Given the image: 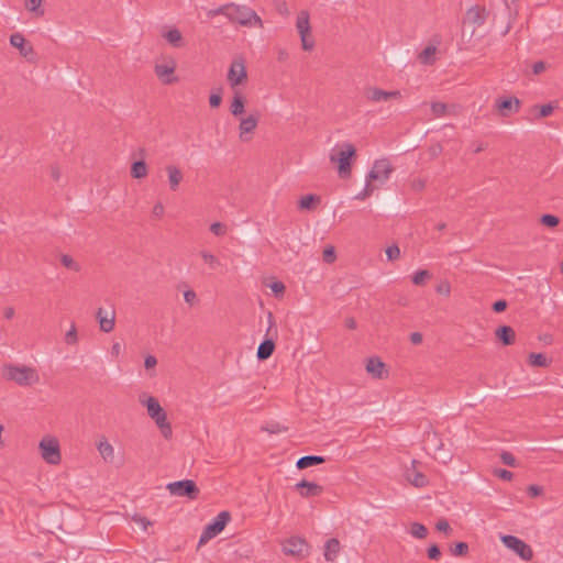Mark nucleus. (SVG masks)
Returning a JSON list of instances; mask_svg holds the SVG:
<instances>
[{
    "mask_svg": "<svg viewBox=\"0 0 563 563\" xmlns=\"http://www.w3.org/2000/svg\"><path fill=\"white\" fill-rule=\"evenodd\" d=\"M355 155V146L349 142L335 144L331 148L329 159L336 166L338 175L340 178L345 179L351 176V161Z\"/></svg>",
    "mask_w": 563,
    "mask_h": 563,
    "instance_id": "obj_1",
    "label": "nucleus"
},
{
    "mask_svg": "<svg viewBox=\"0 0 563 563\" xmlns=\"http://www.w3.org/2000/svg\"><path fill=\"white\" fill-rule=\"evenodd\" d=\"M3 376L22 387H30L40 383L37 369L26 365L8 364L3 367Z\"/></svg>",
    "mask_w": 563,
    "mask_h": 563,
    "instance_id": "obj_2",
    "label": "nucleus"
},
{
    "mask_svg": "<svg viewBox=\"0 0 563 563\" xmlns=\"http://www.w3.org/2000/svg\"><path fill=\"white\" fill-rule=\"evenodd\" d=\"M142 405L146 407L148 416L155 421L165 439H170L173 430L170 423L167 421V415L159 405L158 400L153 396H144L140 398Z\"/></svg>",
    "mask_w": 563,
    "mask_h": 563,
    "instance_id": "obj_3",
    "label": "nucleus"
},
{
    "mask_svg": "<svg viewBox=\"0 0 563 563\" xmlns=\"http://www.w3.org/2000/svg\"><path fill=\"white\" fill-rule=\"evenodd\" d=\"M227 19L230 22L239 23L242 26L263 27L264 23L261 16L251 8L230 2V10Z\"/></svg>",
    "mask_w": 563,
    "mask_h": 563,
    "instance_id": "obj_4",
    "label": "nucleus"
},
{
    "mask_svg": "<svg viewBox=\"0 0 563 563\" xmlns=\"http://www.w3.org/2000/svg\"><path fill=\"white\" fill-rule=\"evenodd\" d=\"M38 452L42 460L48 465L55 466L62 462L59 441L52 434H46L40 440Z\"/></svg>",
    "mask_w": 563,
    "mask_h": 563,
    "instance_id": "obj_5",
    "label": "nucleus"
},
{
    "mask_svg": "<svg viewBox=\"0 0 563 563\" xmlns=\"http://www.w3.org/2000/svg\"><path fill=\"white\" fill-rule=\"evenodd\" d=\"M394 167L388 158L376 159L366 175V180L369 184L377 185V189L384 186L390 178Z\"/></svg>",
    "mask_w": 563,
    "mask_h": 563,
    "instance_id": "obj_6",
    "label": "nucleus"
},
{
    "mask_svg": "<svg viewBox=\"0 0 563 563\" xmlns=\"http://www.w3.org/2000/svg\"><path fill=\"white\" fill-rule=\"evenodd\" d=\"M296 30L300 36L301 47L303 51H312L314 47V40L310 35L311 25H310V14L306 10H301L297 14L296 19Z\"/></svg>",
    "mask_w": 563,
    "mask_h": 563,
    "instance_id": "obj_7",
    "label": "nucleus"
},
{
    "mask_svg": "<svg viewBox=\"0 0 563 563\" xmlns=\"http://www.w3.org/2000/svg\"><path fill=\"white\" fill-rule=\"evenodd\" d=\"M227 79L233 91L239 90L238 87L243 86L247 81L246 66L242 57L236 58L231 63Z\"/></svg>",
    "mask_w": 563,
    "mask_h": 563,
    "instance_id": "obj_8",
    "label": "nucleus"
},
{
    "mask_svg": "<svg viewBox=\"0 0 563 563\" xmlns=\"http://www.w3.org/2000/svg\"><path fill=\"white\" fill-rule=\"evenodd\" d=\"M176 66V60L173 57H165L155 64L154 71L164 85H170L178 80L174 75Z\"/></svg>",
    "mask_w": 563,
    "mask_h": 563,
    "instance_id": "obj_9",
    "label": "nucleus"
},
{
    "mask_svg": "<svg viewBox=\"0 0 563 563\" xmlns=\"http://www.w3.org/2000/svg\"><path fill=\"white\" fill-rule=\"evenodd\" d=\"M229 519L230 515L228 511H221L220 514H218L217 517L209 525L206 526L205 530L200 536L199 544H202L218 536L224 529Z\"/></svg>",
    "mask_w": 563,
    "mask_h": 563,
    "instance_id": "obj_10",
    "label": "nucleus"
},
{
    "mask_svg": "<svg viewBox=\"0 0 563 563\" xmlns=\"http://www.w3.org/2000/svg\"><path fill=\"white\" fill-rule=\"evenodd\" d=\"M500 540L506 548L514 551L522 560H526V561L531 560V558L533 555L532 550L521 539H519L515 536L506 534V536H501Z\"/></svg>",
    "mask_w": 563,
    "mask_h": 563,
    "instance_id": "obj_11",
    "label": "nucleus"
},
{
    "mask_svg": "<svg viewBox=\"0 0 563 563\" xmlns=\"http://www.w3.org/2000/svg\"><path fill=\"white\" fill-rule=\"evenodd\" d=\"M167 489L174 496L178 497H188L190 499H195L199 493V489L196 483L191 479H183L169 483L167 485Z\"/></svg>",
    "mask_w": 563,
    "mask_h": 563,
    "instance_id": "obj_12",
    "label": "nucleus"
},
{
    "mask_svg": "<svg viewBox=\"0 0 563 563\" xmlns=\"http://www.w3.org/2000/svg\"><path fill=\"white\" fill-rule=\"evenodd\" d=\"M260 121V114L257 112L250 113L246 117H241L238 131L239 139L242 142L251 141Z\"/></svg>",
    "mask_w": 563,
    "mask_h": 563,
    "instance_id": "obj_13",
    "label": "nucleus"
},
{
    "mask_svg": "<svg viewBox=\"0 0 563 563\" xmlns=\"http://www.w3.org/2000/svg\"><path fill=\"white\" fill-rule=\"evenodd\" d=\"M364 96L366 100L372 103L388 102L401 98L399 90L386 91L377 87H367L364 91Z\"/></svg>",
    "mask_w": 563,
    "mask_h": 563,
    "instance_id": "obj_14",
    "label": "nucleus"
},
{
    "mask_svg": "<svg viewBox=\"0 0 563 563\" xmlns=\"http://www.w3.org/2000/svg\"><path fill=\"white\" fill-rule=\"evenodd\" d=\"M282 549L286 555L303 558L308 553V543L303 538L291 537L283 543Z\"/></svg>",
    "mask_w": 563,
    "mask_h": 563,
    "instance_id": "obj_15",
    "label": "nucleus"
},
{
    "mask_svg": "<svg viewBox=\"0 0 563 563\" xmlns=\"http://www.w3.org/2000/svg\"><path fill=\"white\" fill-rule=\"evenodd\" d=\"M10 44L19 49L21 56L26 58L27 60L35 59V52L31 44H29L23 34L16 32L10 36Z\"/></svg>",
    "mask_w": 563,
    "mask_h": 563,
    "instance_id": "obj_16",
    "label": "nucleus"
},
{
    "mask_svg": "<svg viewBox=\"0 0 563 563\" xmlns=\"http://www.w3.org/2000/svg\"><path fill=\"white\" fill-rule=\"evenodd\" d=\"M96 318L102 332L109 333L114 329L115 311L113 307H110L109 309L99 308L96 312Z\"/></svg>",
    "mask_w": 563,
    "mask_h": 563,
    "instance_id": "obj_17",
    "label": "nucleus"
},
{
    "mask_svg": "<svg viewBox=\"0 0 563 563\" xmlns=\"http://www.w3.org/2000/svg\"><path fill=\"white\" fill-rule=\"evenodd\" d=\"M487 11L479 5L471 7L465 14V23L472 24L475 27L482 26L487 19Z\"/></svg>",
    "mask_w": 563,
    "mask_h": 563,
    "instance_id": "obj_18",
    "label": "nucleus"
},
{
    "mask_svg": "<svg viewBox=\"0 0 563 563\" xmlns=\"http://www.w3.org/2000/svg\"><path fill=\"white\" fill-rule=\"evenodd\" d=\"M167 174L168 187L172 191H177L181 181L184 180V173L181 169L173 164L165 167Z\"/></svg>",
    "mask_w": 563,
    "mask_h": 563,
    "instance_id": "obj_19",
    "label": "nucleus"
},
{
    "mask_svg": "<svg viewBox=\"0 0 563 563\" xmlns=\"http://www.w3.org/2000/svg\"><path fill=\"white\" fill-rule=\"evenodd\" d=\"M245 97L240 90H234L232 96V101L230 103L229 111L235 118H241L245 112Z\"/></svg>",
    "mask_w": 563,
    "mask_h": 563,
    "instance_id": "obj_20",
    "label": "nucleus"
},
{
    "mask_svg": "<svg viewBox=\"0 0 563 563\" xmlns=\"http://www.w3.org/2000/svg\"><path fill=\"white\" fill-rule=\"evenodd\" d=\"M96 448L106 463H112L114 461V448L108 441L106 437H101L96 444Z\"/></svg>",
    "mask_w": 563,
    "mask_h": 563,
    "instance_id": "obj_21",
    "label": "nucleus"
},
{
    "mask_svg": "<svg viewBox=\"0 0 563 563\" xmlns=\"http://www.w3.org/2000/svg\"><path fill=\"white\" fill-rule=\"evenodd\" d=\"M366 372L376 379L385 377V364L378 357H371L366 362Z\"/></svg>",
    "mask_w": 563,
    "mask_h": 563,
    "instance_id": "obj_22",
    "label": "nucleus"
},
{
    "mask_svg": "<svg viewBox=\"0 0 563 563\" xmlns=\"http://www.w3.org/2000/svg\"><path fill=\"white\" fill-rule=\"evenodd\" d=\"M295 488L300 490L302 497L319 496L323 492L322 486L307 481L298 482Z\"/></svg>",
    "mask_w": 563,
    "mask_h": 563,
    "instance_id": "obj_23",
    "label": "nucleus"
},
{
    "mask_svg": "<svg viewBox=\"0 0 563 563\" xmlns=\"http://www.w3.org/2000/svg\"><path fill=\"white\" fill-rule=\"evenodd\" d=\"M341 544L336 538L329 539L323 547V556L328 562H334L340 553Z\"/></svg>",
    "mask_w": 563,
    "mask_h": 563,
    "instance_id": "obj_24",
    "label": "nucleus"
},
{
    "mask_svg": "<svg viewBox=\"0 0 563 563\" xmlns=\"http://www.w3.org/2000/svg\"><path fill=\"white\" fill-rule=\"evenodd\" d=\"M496 336L505 345H510L514 343V340H515V331L508 325H503L496 330Z\"/></svg>",
    "mask_w": 563,
    "mask_h": 563,
    "instance_id": "obj_25",
    "label": "nucleus"
},
{
    "mask_svg": "<svg viewBox=\"0 0 563 563\" xmlns=\"http://www.w3.org/2000/svg\"><path fill=\"white\" fill-rule=\"evenodd\" d=\"M324 461H325V459L323 456H319V455H305V456L300 457L297 461L296 466L299 470H303V468L312 466V465L321 464Z\"/></svg>",
    "mask_w": 563,
    "mask_h": 563,
    "instance_id": "obj_26",
    "label": "nucleus"
},
{
    "mask_svg": "<svg viewBox=\"0 0 563 563\" xmlns=\"http://www.w3.org/2000/svg\"><path fill=\"white\" fill-rule=\"evenodd\" d=\"M275 344L272 340L263 341L258 347L256 356L260 361L267 360L274 352Z\"/></svg>",
    "mask_w": 563,
    "mask_h": 563,
    "instance_id": "obj_27",
    "label": "nucleus"
},
{
    "mask_svg": "<svg viewBox=\"0 0 563 563\" xmlns=\"http://www.w3.org/2000/svg\"><path fill=\"white\" fill-rule=\"evenodd\" d=\"M43 0H25V9L33 14L35 18H42L45 14V10L42 8Z\"/></svg>",
    "mask_w": 563,
    "mask_h": 563,
    "instance_id": "obj_28",
    "label": "nucleus"
},
{
    "mask_svg": "<svg viewBox=\"0 0 563 563\" xmlns=\"http://www.w3.org/2000/svg\"><path fill=\"white\" fill-rule=\"evenodd\" d=\"M199 256L209 266L210 269L216 271L221 266L220 260L214 254L207 250L200 251Z\"/></svg>",
    "mask_w": 563,
    "mask_h": 563,
    "instance_id": "obj_29",
    "label": "nucleus"
},
{
    "mask_svg": "<svg viewBox=\"0 0 563 563\" xmlns=\"http://www.w3.org/2000/svg\"><path fill=\"white\" fill-rule=\"evenodd\" d=\"M497 108L500 111L509 110L514 112H518L520 109V100L518 98H508L500 101H497Z\"/></svg>",
    "mask_w": 563,
    "mask_h": 563,
    "instance_id": "obj_30",
    "label": "nucleus"
},
{
    "mask_svg": "<svg viewBox=\"0 0 563 563\" xmlns=\"http://www.w3.org/2000/svg\"><path fill=\"white\" fill-rule=\"evenodd\" d=\"M162 35L174 47L180 46L183 36L178 29L173 27V29L164 32Z\"/></svg>",
    "mask_w": 563,
    "mask_h": 563,
    "instance_id": "obj_31",
    "label": "nucleus"
},
{
    "mask_svg": "<svg viewBox=\"0 0 563 563\" xmlns=\"http://www.w3.org/2000/svg\"><path fill=\"white\" fill-rule=\"evenodd\" d=\"M437 54V46L428 45L420 54L419 60L424 65H431L434 62Z\"/></svg>",
    "mask_w": 563,
    "mask_h": 563,
    "instance_id": "obj_32",
    "label": "nucleus"
},
{
    "mask_svg": "<svg viewBox=\"0 0 563 563\" xmlns=\"http://www.w3.org/2000/svg\"><path fill=\"white\" fill-rule=\"evenodd\" d=\"M406 477L407 479L416 487H423L427 485L428 483V479L426 477V475H423L422 473L420 472H410L409 470L407 471V474H406Z\"/></svg>",
    "mask_w": 563,
    "mask_h": 563,
    "instance_id": "obj_33",
    "label": "nucleus"
},
{
    "mask_svg": "<svg viewBox=\"0 0 563 563\" xmlns=\"http://www.w3.org/2000/svg\"><path fill=\"white\" fill-rule=\"evenodd\" d=\"M320 202V197L316 195L302 196L298 202V207L301 210H311L316 203Z\"/></svg>",
    "mask_w": 563,
    "mask_h": 563,
    "instance_id": "obj_34",
    "label": "nucleus"
},
{
    "mask_svg": "<svg viewBox=\"0 0 563 563\" xmlns=\"http://www.w3.org/2000/svg\"><path fill=\"white\" fill-rule=\"evenodd\" d=\"M131 175L136 179L144 178L147 175V165L144 161H136L132 164Z\"/></svg>",
    "mask_w": 563,
    "mask_h": 563,
    "instance_id": "obj_35",
    "label": "nucleus"
},
{
    "mask_svg": "<svg viewBox=\"0 0 563 563\" xmlns=\"http://www.w3.org/2000/svg\"><path fill=\"white\" fill-rule=\"evenodd\" d=\"M529 364L534 367H547L550 361L542 353H531L529 355Z\"/></svg>",
    "mask_w": 563,
    "mask_h": 563,
    "instance_id": "obj_36",
    "label": "nucleus"
},
{
    "mask_svg": "<svg viewBox=\"0 0 563 563\" xmlns=\"http://www.w3.org/2000/svg\"><path fill=\"white\" fill-rule=\"evenodd\" d=\"M409 533L416 539H424L428 534V529L422 523L413 522L410 526Z\"/></svg>",
    "mask_w": 563,
    "mask_h": 563,
    "instance_id": "obj_37",
    "label": "nucleus"
},
{
    "mask_svg": "<svg viewBox=\"0 0 563 563\" xmlns=\"http://www.w3.org/2000/svg\"><path fill=\"white\" fill-rule=\"evenodd\" d=\"M64 340L67 345H75L78 343L77 328L74 322L70 324L69 330L65 333Z\"/></svg>",
    "mask_w": 563,
    "mask_h": 563,
    "instance_id": "obj_38",
    "label": "nucleus"
},
{
    "mask_svg": "<svg viewBox=\"0 0 563 563\" xmlns=\"http://www.w3.org/2000/svg\"><path fill=\"white\" fill-rule=\"evenodd\" d=\"M377 189V185L375 184H369L366 179H365V186L364 188L355 196V199L357 200H364L366 199L367 197H369L371 195H373V192Z\"/></svg>",
    "mask_w": 563,
    "mask_h": 563,
    "instance_id": "obj_39",
    "label": "nucleus"
},
{
    "mask_svg": "<svg viewBox=\"0 0 563 563\" xmlns=\"http://www.w3.org/2000/svg\"><path fill=\"white\" fill-rule=\"evenodd\" d=\"M431 112L434 118H442L446 113V104L443 102H432Z\"/></svg>",
    "mask_w": 563,
    "mask_h": 563,
    "instance_id": "obj_40",
    "label": "nucleus"
},
{
    "mask_svg": "<svg viewBox=\"0 0 563 563\" xmlns=\"http://www.w3.org/2000/svg\"><path fill=\"white\" fill-rule=\"evenodd\" d=\"M229 10H230V3H225L216 9L208 10L207 15H208V18H214L216 15L222 14L227 18Z\"/></svg>",
    "mask_w": 563,
    "mask_h": 563,
    "instance_id": "obj_41",
    "label": "nucleus"
},
{
    "mask_svg": "<svg viewBox=\"0 0 563 563\" xmlns=\"http://www.w3.org/2000/svg\"><path fill=\"white\" fill-rule=\"evenodd\" d=\"M430 273L426 269H421V271H417L413 275H412V283L415 285H422L424 284V282L430 278Z\"/></svg>",
    "mask_w": 563,
    "mask_h": 563,
    "instance_id": "obj_42",
    "label": "nucleus"
},
{
    "mask_svg": "<svg viewBox=\"0 0 563 563\" xmlns=\"http://www.w3.org/2000/svg\"><path fill=\"white\" fill-rule=\"evenodd\" d=\"M60 262L68 269H71L74 272L80 271V265L76 263L69 255H62Z\"/></svg>",
    "mask_w": 563,
    "mask_h": 563,
    "instance_id": "obj_43",
    "label": "nucleus"
},
{
    "mask_svg": "<svg viewBox=\"0 0 563 563\" xmlns=\"http://www.w3.org/2000/svg\"><path fill=\"white\" fill-rule=\"evenodd\" d=\"M541 223L547 227L554 228L559 224V218L553 214H543L541 217Z\"/></svg>",
    "mask_w": 563,
    "mask_h": 563,
    "instance_id": "obj_44",
    "label": "nucleus"
},
{
    "mask_svg": "<svg viewBox=\"0 0 563 563\" xmlns=\"http://www.w3.org/2000/svg\"><path fill=\"white\" fill-rule=\"evenodd\" d=\"M132 520H133L137 526H140V527L142 528V530H143V531H146V530H147V528H148V526H151V525H152V523H151V521H150L147 518H145V517H143V516H140V515H134V516L132 517Z\"/></svg>",
    "mask_w": 563,
    "mask_h": 563,
    "instance_id": "obj_45",
    "label": "nucleus"
},
{
    "mask_svg": "<svg viewBox=\"0 0 563 563\" xmlns=\"http://www.w3.org/2000/svg\"><path fill=\"white\" fill-rule=\"evenodd\" d=\"M210 231L217 236H222L225 234L227 228L221 222H214L210 225Z\"/></svg>",
    "mask_w": 563,
    "mask_h": 563,
    "instance_id": "obj_46",
    "label": "nucleus"
},
{
    "mask_svg": "<svg viewBox=\"0 0 563 563\" xmlns=\"http://www.w3.org/2000/svg\"><path fill=\"white\" fill-rule=\"evenodd\" d=\"M385 252L389 261H395L400 256V250L397 245L388 246Z\"/></svg>",
    "mask_w": 563,
    "mask_h": 563,
    "instance_id": "obj_47",
    "label": "nucleus"
},
{
    "mask_svg": "<svg viewBox=\"0 0 563 563\" xmlns=\"http://www.w3.org/2000/svg\"><path fill=\"white\" fill-rule=\"evenodd\" d=\"M468 545L465 542H457L454 548L451 549L453 555H463L467 552Z\"/></svg>",
    "mask_w": 563,
    "mask_h": 563,
    "instance_id": "obj_48",
    "label": "nucleus"
},
{
    "mask_svg": "<svg viewBox=\"0 0 563 563\" xmlns=\"http://www.w3.org/2000/svg\"><path fill=\"white\" fill-rule=\"evenodd\" d=\"M165 213V207L164 205L158 201L153 206L152 214L155 219H162Z\"/></svg>",
    "mask_w": 563,
    "mask_h": 563,
    "instance_id": "obj_49",
    "label": "nucleus"
},
{
    "mask_svg": "<svg viewBox=\"0 0 563 563\" xmlns=\"http://www.w3.org/2000/svg\"><path fill=\"white\" fill-rule=\"evenodd\" d=\"M500 459L501 461L506 464V465H509V466H515L516 465V459L515 456L509 453V452H503L500 454Z\"/></svg>",
    "mask_w": 563,
    "mask_h": 563,
    "instance_id": "obj_50",
    "label": "nucleus"
},
{
    "mask_svg": "<svg viewBox=\"0 0 563 563\" xmlns=\"http://www.w3.org/2000/svg\"><path fill=\"white\" fill-rule=\"evenodd\" d=\"M494 474L504 481H510L512 478V473L504 468L495 470Z\"/></svg>",
    "mask_w": 563,
    "mask_h": 563,
    "instance_id": "obj_51",
    "label": "nucleus"
},
{
    "mask_svg": "<svg viewBox=\"0 0 563 563\" xmlns=\"http://www.w3.org/2000/svg\"><path fill=\"white\" fill-rule=\"evenodd\" d=\"M441 555L440 549L437 544H432L428 548V556L431 560H438Z\"/></svg>",
    "mask_w": 563,
    "mask_h": 563,
    "instance_id": "obj_52",
    "label": "nucleus"
},
{
    "mask_svg": "<svg viewBox=\"0 0 563 563\" xmlns=\"http://www.w3.org/2000/svg\"><path fill=\"white\" fill-rule=\"evenodd\" d=\"M323 260L327 263H332L335 260V252H334V249L332 246L327 247L323 251Z\"/></svg>",
    "mask_w": 563,
    "mask_h": 563,
    "instance_id": "obj_53",
    "label": "nucleus"
},
{
    "mask_svg": "<svg viewBox=\"0 0 563 563\" xmlns=\"http://www.w3.org/2000/svg\"><path fill=\"white\" fill-rule=\"evenodd\" d=\"M437 291L439 294H442L444 296H449L450 292H451V287H450V284L448 282H443V283H440L438 286H437Z\"/></svg>",
    "mask_w": 563,
    "mask_h": 563,
    "instance_id": "obj_54",
    "label": "nucleus"
},
{
    "mask_svg": "<svg viewBox=\"0 0 563 563\" xmlns=\"http://www.w3.org/2000/svg\"><path fill=\"white\" fill-rule=\"evenodd\" d=\"M157 365V360L154 355H147L144 360V366L146 369H154Z\"/></svg>",
    "mask_w": 563,
    "mask_h": 563,
    "instance_id": "obj_55",
    "label": "nucleus"
},
{
    "mask_svg": "<svg viewBox=\"0 0 563 563\" xmlns=\"http://www.w3.org/2000/svg\"><path fill=\"white\" fill-rule=\"evenodd\" d=\"M221 101H222V98L219 93H211L209 97V104L212 108L219 107Z\"/></svg>",
    "mask_w": 563,
    "mask_h": 563,
    "instance_id": "obj_56",
    "label": "nucleus"
},
{
    "mask_svg": "<svg viewBox=\"0 0 563 563\" xmlns=\"http://www.w3.org/2000/svg\"><path fill=\"white\" fill-rule=\"evenodd\" d=\"M435 528L439 530V531H443L445 533H449L451 531V528H450V525L446 520L444 519H441L437 522L435 525Z\"/></svg>",
    "mask_w": 563,
    "mask_h": 563,
    "instance_id": "obj_57",
    "label": "nucleus"
},
{
    "mask_svg": "<svg viewBox=\"0 0 563 563\" xmlns=\"http://www.w3.org/2000/svg\"><path fill=\"white\" fill-rule=\"evenodd\" d=\"M184 299L187 303H194L197 299V295L194 290L188 289L184 292Z\"/></svg>",
    "mask_w": 563,
    "mask_h": 563,
    "instance_id": "obj_58",
    "label": "nucleus"
},
{
    "mask_svg": "<svg viewBox=\"0 0 563 563\" xmlns=\"http://www.w3.org/2000/svg\"><path fill=\"white\" fill-rule=\"evenodd\" d=\"M553 112V107L549 104H543L540 107V117L545 118Z\"/></svg>",
    "mask_w": 563,
    "mask_h": 563,
    "instance_id": "obj_59",
    "label": "nucleus"
},
{
    "mask_svg": "<svg viewBox=\"0 0 563 563\" xmlns=\"http://www.w3.org/2000/svg\"><path fill=\"white\" fill-rule=\"evenodd\" d=\"M542 493V487L541 486H538V485H530L528 487V494L531 496V497H537L539 495H541Z\"/></svg>",
    "mask_w": 563,
    "mask_h": 563,
    "instance_id": "obj_60",
    "label": "nucleus"
},
{
    "mask_svg": "<svg viewBox=\"0 0 563 563\" xmlns=\"http://www.w3.org/2000/svg\"><path fill=\"white\" fill-rule=\"evenodd\" d=\"M271 289L275 292V294H283L285 291V285L282 283V282H274L272 285H271Z\"/></svg>",
    "mask_w": 563,
    "mask_h": 563,
    "instance_id": "obj_61",
    "label": "nucleus"
},
{
    "mask_svg": "<svg viewBox=\"0 0 563 563\" xmlns=\"http://www.w3.org/2000/svg\"><path fill=\"white\" fill-rule=\"evenodd\" d=\"M507 307V302L505 300H497L496 302H494L493 305V309L494 311L496 312H501L506 309Z\"/></svg>",
    "mask_w": 563,
    "mask_h": 563,
    "instance_id": "obj_62",
    "label": "nucleus"
},
{
    "mask_svg": "<svg viewBox=\"0 0 563 563\" xmlns=\"http://www.w3.org/2000/svg\"><path fill=\"white\" fill-rule=\"evenodd\" d=\"M545 69V64L543 62H537L532 66V71L534 75H539Z\"/></svg>",
    "mask_w": 563,
    "mask_h": 563,
    "instance_id": "obj_63",
    "label": "nucleus"
},
{
    "mask_svg": "<svg viewBox=\"0 0 563 563\" xmlns=\"http://www.w3.org/2000/svg\"><path fill=\"white\" fill-rule=\"evenodd\" d=\"M410 341L412 344H420L422 342V334L419 332L411 333Z\"/></svg>",
    "mask_w": 563,
    "mask_h": 563,
    "instance_id": "obj_64",
    "label": "nucleus"
}]
</instances>
